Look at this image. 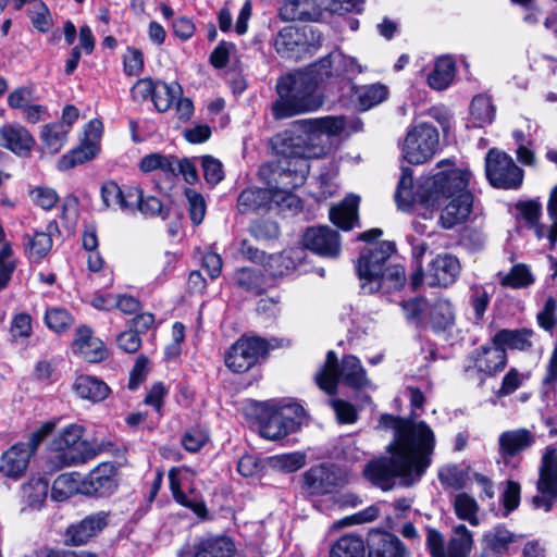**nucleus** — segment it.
<instances>
[{"mask_svg": "<svg viewBox=\"0 0 557 557\" xmlns=\"http://www.w3.org/2000/svg\"><path fill=\"white\" fill-rule=\"evenodd\" d=\"M35 143L33 135L21 124L12 123L0 127V146L18 157H27Z\"/></svg>", "mask_w": 557, "mask_h": 557, "instance_id": "f3484780", "label": "nucleus"}, {"mask_svg": "<svg viewBox=\"0 0 557 557\" xmlns=\"http://www.w3.org/2000/svg\"><path fill=\"white\" fill-rule=\"evenodd\" d=\"M107 513L100 511L70 525L65 533V543L74 546L87 543L107 525Z\"/></svg>", "mask_w": 557, "mask_h": 557, "instance_id": "6ab92c4d", "label": "nucleus"}, {"mask_svg": "<svg viewBox=\"0 0 557 557\" xmlns=\"http://www.w3.org/2000/svg\"><path fill=\"white\" fill-rule=\"evenodd\" d=\"M101 199L107 208H119L123 211H133L132 198L128 197V188L123 191L113 181L104 182L100 189Z\"/></svg>", "mask_w": 557, "mask_h": 557, "instance_id": "e433bc0d", "label": "nucleus"}, {"mask_svg": "<svg viewBox=\"0 0 557 557\" xmlns=\"http://www.w3.org/2000/svg\"><path fill=\"white\" fill-rule=\"evenodd\" d=\"M395 251V244L385 240L361 253L358 259L357 271L361 282L360 287L364 294L380 292L377 277L391 264L388 261Z\"/></svg>", "mask_w": 557, "mask_h": 557, "instance_id": "1a4fd4ad", "label": "nucleus"}, {"mask_svg": "<svg viewBox=\"0 0 557 557\" xmlns=\"http://www.w3.org/2000/svg\"><path fill=\"white\" fill-rule=\"evenodd\" d=\"M499 283L503 287L513 289L525 288L533 284L534 277L530 269L524 264H516L507 274L498 273Z\"/></svg>", "mask_w": 557, "mask_h": 557, "instance_id": "8fccbe9b", "label": "nucleus"}, {"mask_svg": "<svg viewBox=\"0 0 557 557\" xmlns=\"http://www.w3.org/2000/svg\"><path fill=\"white\" fill-rule=\"evenodd\" d=\"M304 250L300 248H292L280 253L270 255L264 262L265 270L272 276L286 275L296 269L302 259Z\"/></svg>", "mask_w": 557, "mask_h": 557, "instance_id": "c85d7f7f", "label": "nucleus"}, {"mask_svg": "<svg viewBox=\"0 0 557 557\" xmlns=\"http://www.w3.org/2000/svg\"><path fill=\"white\" fill-rule=\"evenodd\" d=\"M425 546L431 557H469L473 547V535L465 524L453 528L446 541L444 534L435 528H425Z\"/></svg>", "mask_w": 557, "mask_h": 557, "instance_id": "0eeeda50", "label": "nucleus"}, {"mask_svg": "<svg viewBox=\"0 0 557 557\" xmlns=\"http://www.w3.org/2000/svg\"><path fill=\"white\" fill-rule=\"evenodd\" d=\"M490 304V295L483 286L474 285L471 287L470 305L474 311V321L479 323Z\"/></svg>", "mask_w": 557, "mask_h": 557, "instance_id": "680f3d73", "label": "nucleus"}, {"mask_svg": "<svg viewBox=\"0 0 557 557\" xmlns=\"http://www.w3.org/2000/svg\"><path fill=\"white\" fill-rule=\"evenodd\" d=\"M181 470L172 468L169 471L170 488L174 499L182 506L191 509L197 516L203 517L206 515V506L203 502L194 492L190 495L183 493Z\"/></svg>", "mask_w": 557, "mask_h": 557, "instance_id": "2f4dec72", "label": "nucleus"}, {"mask_svg": "<svg viewBox=\"0 0 557 557\" xmlns=\"http://www.w3.org/2000/svg\"><path fill=\"white\" fill-rule=\"evenodd\" d=\"M69 128L62 123H52L42 126L40 137L45 148L50 153H58L64 146Z\"/></svg>", "mask_w": 557, "mask_h": 557, "instance_id": "c03bdc74", "label": "nucleus"}, {"mask_svg": "<svg viewBox=\"0 0 557 557\" xmlns=\"http://www.w3.org/2000/svg\"><path fill=\"white\" fill-rule=\"evenodd\" d=\"M522 539L521 535L508 530L505 525H496L486 531L483 535L482 543L484 550L494 556L502 557L507 553L510 546Z\"/></svg>", "mask_w": 557, "mask_h": 557, "instance_id": "a878e982", "label": "nucleus"}, {"mask_svg": "<svg viewBox=\"0 0 557 557\" xmlns=\"http://www.w3.org/2000/svg\"><path fill=\"white\" fill-rule=\"evenodd\" d=\"M430 323L435 333L450 330L455 324V312L450 301L437 299L430 308Z\"/></svg>", "mask_w": 557, "mask_h": 557, "instance_id": "c9c22d12", "label": "nucleus"}, {"mask_svg": "<svg viewBox=\"0 0 557 557\" xmlns=\"http://www.w3.org/2000/svg\"><path fill=\"white\" fill-rule=\"evenodd\" d=\"M528 379L529 375L527 373H522L516 368H511L503 377L497 395L507 396L515 393Z\"/></svg>", "mask_w": 557, "mask_h": 557, "instance_id": "e2e57ef3", "label": "nucleus"}, {"mask_svg": "<svg viewBox=\"0 0 557 557\" xmlns=\"http://www.w3.org/2000/svg\"><path fill=\"white\" fill-rule=\"evenodd\" d=\"M72 348L76 355L88 362L101 361L107 355L102 341L94 337L90 327L86 325H82L76 330Z\"/></svg>", "mask_w": 557, "mask_h": 557, "instance_id": "4be33fe9", "label": "nucleus"}, {"mask_svg": "<svg viewBox=\"0 0 557 557\" xmlns=\"http://www.w3.org/2000/svg\"><path fill=\"white\" fill-rule=\"evenodd\" d=\"M33 202L44 210L52 209L59 202L57 191L47 186H38L30 190Z\"/></svg>", "mask_w": 557, "mask_h": 557, "instance_id": "0e129e2a", "label": "nucleus"}, {"mask_svg": "<svg viewBox=\"0 0 557 557\" xmlns=\"http://www.w3.org/2000/svg\"><path fill=\"white\" fill-rule=\"evenodd\" d=\"M460 273V263L451 255H438L429 265L426 277L431 286H448Z\"/></svg>", "mask_w": 557, "mask_h": 557, "instance_id": "aec40b11", "label": "nucleus"}, {"mask_svg": "<svg viewBox=\"0 0 557 557\" xmlns=\"http://www.w3.org/2000/svg\"><path fill=\"white\" fill-rule=\"evenodd\" d=\"M181 95L182 88L177 83L168 84L164 82H157L152 101L159 112H165Z\"/></svg>", "mask_w": 557, "mask_h": 557, "instance_id": "de8ad7c7", "label": "nucleus"}, {"mask_svg": "<svg viewBox=\"0 0 557 557\" xmlns=\"http://www.w3.org/2000/svg\"><path fill=\"white\" fill-rule=\"evenodd\" d=\"M116 469L111 462H102L83 480V494L89 496H109L117 487Z\"/></svg>", "mask_w": 557, "mask_h": 557, "instance_id": "dca6fc26", "label": "nucleus"}, {"mask_svg": "<svg viewBox=\"0 0 557 557\" xmlns=\"http://www.w3.org/2000/svg\"><path fill=\"white\" fill-rule=\"evenodd\" d=\"M539 479L542 491L552 492L557 487V453L555 449H547L544 454Z\"/></svg>", "mask_w": 557, "mask_h": 557, "instance_id": "49530a36", "label": "nucleus"}, {"mask_svg": "<svg viewBox=\"0 0 557 557\" xmlns=\"http://www.w3.org/2000/svg\"><path fill=\"white\" fill-rule=\"evenodd\" d=\"M128 197L132 202L137 203L138 210L146 216H161L168 218L169 211L163 207L160 199L153 196L144 197L143 191L138 187L128 188Z\"/></svg>", "mask_w": 557, "mask_h": 557, "instance_id": "ea45409f", "label": "nucleus"}, {"mask_svg": "<svg viewBox=\"0 0 557 557\" xmlns=\"http://www.w3.org/2000/svg\"><path fill=\"white\" fill-rule=\"evenodd\" d=\"M84 429L78 424H70L64 428L53 440L52 447L59 451V460L62 466H75L95 458L101 447H94L83 440Z\"/></svg>", "mask_w": 557, "mask_h": 557, "instance_id": "6e6552de", "label": "nucleus"}, {"mask_svg": "<svg viewBox=\"0 0 557 557\" xmlns=\"http://www.w3.org/2000/svg\"><path fill=\"white\" fill-rule=\"evenodd\" d=\"M57 221H50L45 231H36L33 235H24L25 251L30 260H41L52 248L53 236L59 235Z\"/></svg>", "mask_w": 557, "mask_h": 557, "instance_id": "5701e85b", "label": "nucleus"}, {"mask_svg": "<svg viewBox=\"0 0 557 557\" xmlns=\"http://www.w3.org/2000/svg\"><path fill=\"white\" fill-rule=\"evenodd\" d=\"M335 72L337 71L338 77L349 74H359L362 72L361 65L358 64L355 58L345 55L341 51H332Z\"/></svg>", "mask_w": 557, "mask_h": 557, "instance_id": "69168bd1", "label": "nucleus"}, {"mask_svg": "<svg viewBox=\"0 0 557 557\" xmlns=\"http://www.w3.org/2000/svg\"><path fill=\"white\" fill-rule=\"evenodd\" d=\"M407 550L401 541L392 535L385 534L376 546L372 547L369 557H406Z\"/></svg>", "mask_w": 557, "mask_h": 557, "instance_id": "3c124183", "label": "nucleus"}, {"mask_svg": "<svg viewBox=\"0 0 557 557\" xmlns=\"http://www.w3.org/2000/svg\"><path fill=\"white\" fill-rule=\"evenodd\" d=\"M15 269L16 261L12 247L9 243H4L0 248V290L8 286Z\"/></svg>", "mask_w": 557, "mask_h": 557, "instance_id": "4d7b16f0", "label": "nucleus"}, {"mask_svg": "<svg viewBox=\"0 0 557 557\" xmlns=\"http://www.w3.org/2000/svg\"><path fill=\"white\" fill-rule=\"evenodd\" d=\"M234 281L237 286L255 295H260L264 289L263 274L252 268H242L236 270Z\"/></svg>", "mask_w": 557, "mask_h": 557, "instance_id": "09e8293b", "label": "nucleus"}, {"mask_svg": "<svg viewBox=\"0 0 557 557\" xmlns=\"http://www.w3.org/2000/svg\"><path fill=\"white\" fill-rule=\"evenodd\" d=\"M275 205L273 190L265 188H247L243 190L237 200L238 210L242 213L265 212Z\"/></svg>", "mask_w": 557, "mask_h": 557, "instance_id": "b1692460", "label": "nucleus"}, {"mask_svg": "<svg viewBox=\"0 0 557 557\" xmlns=\"http://www.w3.org/2000/svg\"><path fill=\"white\" fill-rule=\"evenodd\" d=\"M234 541L226 535L202 537L193 546V557H233Z\"/></svg>", "mask_w": 557, "mask_h": 557, "instance_id": "393cba45", "label": "nucleus"}, {"mask_svg": "<svg viewBox=\"0 0 557 557\" xmlns=\"http://www.w3.org/2000/svg\"><path fill=\"white\" fill-rule=\"evenodd\" d=\"M263 414L260 422V434L267 440H280L292 433V420L286 418L287 422L277 413L275 408H267L262 405Z\"/></svg>", "mask_w": 557, "mask_h": 557, "instance_id": "c756f323", "label": "nucleus"}, {"mask_svg": "<svg viewBox=\"0 0 557 557\" xmlns=\"http://www.w3.org/2000/svg\"><path fill=\"white\" fill-rule=\"evenodd\" d=\"M330 405L339 423L351 424L358 420V411L352 404L343 399H332Z\"/></svg>", "mask_w": 557, "mask_h": 557, "instance_id": "774afa93", "label": "nucleus"}, {"mask_svg": "<svg viewBox=\"0 0 557 557\" xmlns=\"http://www.w3.org/2000/svg\"><path fill=\"white\" fill-rule=\"evenodd\" d=\"M330 557H364L363 541L359 535L346 534L331 548Z\"/></svg>", "mask_w": 557, "mask_h": 557, "instance_id": "a18cd8bd", "label": "nucleus"}, {"mask_svg": "<svg viewBox=\"0 0 557 557\" xmlns=\"http://www.w3.org/2000/svg\"><path fill=\"white\" fill-rule=\"evenodd\" d=\"M203 176L208 184L216 185L224 178V171L221 161L211 157L205 156L201 161Z\"/></svg>", "mask_w": 557, "mask_h": 557, "instance_id": "338daca9", "label": "nucleus"}, {"mask_svg": "<svg viewBox=\"0 0 557 557\" xmlns=\"http://www.w3.org/2000/svg\"><path fill=\"white\" fill-rule=\"evenodd\" d=\"M534 441V434L528 429L505 431L498 437L499 453L503 457H515L528 449Z\"/></svg>", "mask_w": 557, "mask_h": 557, "instance_id": "cd10ccee", "label": "nucleus"}, {"mask_svg": "<svg viewBox=\"0 0 557 557\" xmlns=\"http://www.w3.org/2000/svg\"><path fill=\"white\" fill-rule=\"evenodd\" d=\"M380 425L394 431V440L386 447L388 456L372 460L363 468V475L373 485L389 491L399 479L403 486L419 482L431 465L435 435L424 421H414L392 414H382Z\"/></svg>", "mask_w": 557, "mask_h": 557, "instance_id": "f257e3e1", "label": "nucleus"}, {"mask_svg": "<svg viewBox=\"0 0 557 557\" xmlns=\"http://www.w3.org/2000/svg\"><path fill=\"white\" fill-rule=\"evenodd\" d=\"M275 90L277 99L271 104L275 120L314 112L323 104L314 82L301 70L280 77Z\"/></svg>", "mask_w": 557, "mask_h": 557, "instance_id": "20e7f679", "label": "nucleus"}, {"mask_svg": "<svg viewBox=\"0 0 557 557\" xmlns=\"http://www.w3.org/2000/svg\"><path fill=\"white\" fill-rule=\"evenodd\" d=\"M302 243L307 249L322 257L336 258L341 253L339 234L329 226L309 227Z\"/></svg>", "mask_w": 557, "mask_h": 557, "instance_id": "2eb2a0df", "label": "nucleus"}, {"mask_svg": "<svg viewBox=\"0 0 557 557\" xmlns=\"http://www.w3.org/2000/svg\"><path fill=\"white\" fill-rule=\"evenodd\" d=\"M355 95L357 97L359 108L367 111L383 102L388 96V90L385 85L372 84L357 87Z\"/></svg>", "mask_w": 557, "mask_h": 557, "instance_id": "37998d69", "label": "nucleus"}, {"mask_svg": "<svg viewBox=\"0 0 557 557\" xmlns=\"http://www.w3.org/2000/svg\"><path fill=\"white\" fill-rule=\"evenodd\" d=\"M470 119L475 127L491 124L495 119V107L486 95L475 96L470 104Z\"/></svg>", "mask_w": 557, "mask_h": 557, "instance_id": "58836bf2", "label": "nucleus"}, {"mask_svg": "<svg viewBox=\"0 0 557 557\" xmlns=\"http://www.w3.org/2000/svg\"><path fill=\"white\" fill-rule=\"evenodd\" d=\"M308 32L312 41L308 40L306 30L295 26H285L273 37L272 46L276 53L284 59L302 60L311 55L322 44L320 33L315 34L313 28H309Z\"/></svg>", "mask_w": 557, "mask_h": 557, "instance_id": "9d476101", "label": "nucleus"}, {"mask_svg": "<svg viewBox=\"0 0 557 557\" xmlns=\"http://www.w3.org/2000/svg\"><path fill=\"white\" fill-rule=\"evenodd\" d=\"M380 290L389 293L400 289L406 283V272L400 264H389L384 272L377 277Z\"/></svg>", "mask_w": 557, "mask_h": 557, "instance_id": "6e6d98bb", "label": "nucleus"}, {"mask_svg": "<svg viewBox=\"0 0 557 557\" xmlns=\"http://www.w3.org/2000/svg\"><path fill=\"white\" fill-rule=\"evenodd\" d=\"M267 408H275L277 413L287 422L286 418L292 420V431L294 432L301 423L305 417V409L297 403L270 400L263 404Z\"/></svg>", "mask_w": 557, "mask_h": 557, "instance_id": "603ef678", "label": "nucleus"}, {"mask_svg": "<svg viewBox=\"0 0 557 557\" xmlns=\"http://www.w3.org/2000/svg\"><path fill=\"white\" fill-rule=\"evenodd\" d=\"M339 379L346 385L357 389L371 386L366 370L357 357L345 356L338 364L336 354L330 350L323 368L315 374L317 384L322 391L332 395L336 393Z\"/></svg>", "mask_w": 557, "mask_h": 557, "instance_id": "39448f33", "label": "nucleus"}, {"mask_svg": "<svg viewBox=\"0 0 557 557\" xmlns=\"http://www.w3.org/2000/svg\"><path fill=\"white\" fill-rule=\"evenodd\" d=\"M49 490V483L44 478H32L22 486L23 495L33 508H39L45 502Z\"/></svg>", "mask_w": 557, "mask_h": 557, "instance_id": "5fc2aeb1", "label": "nucleus"}, {"mask_svg": "<svg viewBox=\"0 0 557 557\" xmlns=\"http://www.w3.org/2000/svg\"><path fill=\"white\" fill-rule=\"evenodd\" d=\"M301 71L309 74V77L314 82L317 87L320 84L339 78L337 71L335 72L332 52Z\"/></svg>", "mask_w": 557, "mask_h": 557, "instance_id": "79ce46f5", "label": "nucleus"}, {"mask_svg": "<svg viewBox=\"0 0 557 557\" xmlns=\"http://www.w3.org/2000/svg\"><path fill=\"white\" fill-rule=\"evenodd\" d=\"M33 333L32 318L28 313L21 312L13 317L10 326V336L13 342L25 341Z\"/></svg>", "mask_w": 557, "mask_h": 557, "instance_id": "bf43d9fd", "label": "nucleus"}, {"mask_svg": "<svg viewBox=\"0 0 557 557\" xmlns=\"http://www.w3.org/2000/svg\"><path fill=\"white\" fill-rule=\"evenodd\" d=\"M293 126L301 132L297 137H301L306 145H315L325 148L322 143V137L337 136L346 127L345 119L343 116H324L318 119H302L293 123ZM326 149H324V154Z\"/></svg>", "mask_w": 557, "mask_h": 557, "instance_id": "ddd939ff", "label": "nucleus"}, {"mask_svg": "<svg viewBox=\"0 0 557 557\" xmlns=\"http://www.w3.org/2000/svg\"><path fill=\"white\" fill-rule=\"evenodd\" d=\"M346 475L335 467L317 466L304 473V490L310 495H324L343 487Z\"/></svg>", "mask_w": 557, "mask_h": 557, "instance_id": "4468645a", "label": "nucleus"}, {"mask_svg": "<svg viewBox=\"0 0 557 557\" xmlns=\"http://www.w3.org/2000/svg\"><path fill=\"white\" fill-rule=\"evenodd\" d=\"M533 337L534 331L531 329H503L492 337V344L500 346L504 351L510 349L527 352L533 347Z\"/></svg>", "mask_w": 557, "mask_h": 557, "instance_id": "bb28decb", "label": "nucleus"}, {"mask_svg": "<svg viewBox=\"0 0 557 557\" xmlns=\"http://www.w3.org/2000/svg\"><path fill=\"white\" fill-rule=\"evenodd\" d=\"M32 456V449L24 443L13 445L0 457V473L12 480L20 479L24 475Z\"/></svg>", "mask_w": 557, "mask_h": 557, "instance_id": "412c9836", "label": "nucleus"}, {"mask_svg": "<svg viewBox=\"0 0 557 557\" xmlns=\"http://www.w3.org/2000/svg\"><path fill=\"white\" fill-rule=\"evenodd\" d=\"M440 172L424 178L413 190L412 171L404 168L395 200L404 211L414 210L423 219H431L444 199H449L442 210L440 223L449 230L466 222L471 213L473 197L467 189L470 172L455 169L449 159L437 163Z\"/></svg>", "mask_w": 557, "mask_h": 557, "instance_id": "f03ea898", "label": "nucleus"}, {"mask_svg": "<svg viewBox=\"0 0 557 557\" xmlns=\"http://www.w3.org/2000/svg\"><path fill=\"white\" fill-rule=\"evenodd\" d=\"M454 508L459 519L468 521L471 525H479V505L472 496L466 493L456 495L454 499Z\"/></svg>", "mask_w": 557, "mask_h": 557, "instance_id": "864d4df0", "label": "nucleus"}, {"mask_svg": "<svg viewBox=\"0 0 557 557\" xmlns=\"http://www.w3.org/2000/svg\"><path fill=\"white\" fill-rule=\"evenodd\" d=\"M78 493L83 494V480L79 473H62L53 481L51 487L53 500L63 502Z\"/></svg>", "mask_w": 557, "mask_h": 557, "instance_id": "72a5a7b5", "label": "nucleus"}, {"mask_svg": "<svg viewBox=\"0 0 557 557\" xmlns=\"http://www.w3.org/2000/svg\"><path fill=\"white\" fill-rule=\"evenodd\" d=\"M98 153V146L96 143L86 140L81 146L71 150L69 153L63 154L58 162V168L61 171L73 169L79 164L90 161Z\"/></svg>", "mask_w": 557, "mask_h": 557, "instance_id": "4c0bfd02", "label": "nucleus"}, {"mask_svg": "<svg viewBox=\"0 0 557 557\" xmlns=\"http://www.w3.org/2000/svg\"><path fill=\"white\" fill-rule=\"evenodd\" d=\"M46 325L54 332H63L73 323V317L63 308H50L45 314Z\"/></svg>", "mask_w": 557, "mask_h": 557, "instance_id": "13d9d810", "label": "nucleus"}, {"mask_svg": "<svg viewBox=\"0 0 557 557\" xmlns=\"http://www.w3.org/2000/svg\"><path fill=\"white\" fill-rule=\"evenodd\" d=\"M281 346L276 338L265 341L261 337H240L225 354V366L235 373H244L255 367L269 350Z\"/></svg>", "mask_w": 557, "mask_h": 557, "instance_id": "423d86ee", "label": "nucleus"}, {"mask_svg": "<svg viewBox=\"0 0 557 557\" xmlns=\"http://www.w3.org/2000/svg\"><path fill=\"white\" fill-rule=\"evenodd\" d=\"M324 156V148L306 145L301 137L285 139L281 157L263 164L259 176L273 190L275 206L292 209L299 203L293 190L302 186L309 173V159Z\"/></svg>", "mask_w": 557, "mask_h": 557, "instance_id": "7ed1b4c3", "label": "nucleus"}, {"mask_svg": "<svg viewBox=\"0 0 557 557\" xmlns=\"http://www.w3.org/2000/svg\"><path fill=\"white\" fill-rule=\"evenodd\" d=\"M73 389L81 398L94 403L104 400L110 393V387L103 381L89 375L78 376L74 382Z\"/></svg>", "mask_w": 557, "mask_h": 557, "instance_id": "473e14b6", "label": "nucleus"}, {"mask_svg": "<svg viewBox=\"0 0 557 557\" xmlns=\"http://www.w3.org/2000/svg\"><path fill=\"white\" fill-rule=\"evenodd\" d=\"M311 0H284L278 9V16L282 21L310 22L314 14L309 11Z\"/></svg>", "mask_w": 557, "mask_h": 557, "instance_id": "a19ab883", "label": "nucleus"}, {"mask_svg": "<svg viewBox=\"0 0 557 557\" xmlns=\"http://www.w3.org/2000/svg\"><path fill=\"white\" fill-rule=\"evenodd\" d=\"M358 196H348L330 210V220L343 231H349L358 221Z\"/></svg>", "mask_w": 557, "mask_h": 557, "instance_id": "7c9ffc66", "label": "nucleus"}, {"mask_svg": "<svg viewBox=\"0 0 557 557\" xmlns=\"http://www.w3.org/2000/svg\"><path fill=\"white\" fill-rule=\"evenodd\" d=\"M455 76V62L449 57H441L435 61L433 70L428 75V84L435 90L446 89Z\"/></svg>", "mask_w": 557, "mask_h": 557, "instance_id": "f704fd0d", "label": "nucleus"}, {"mask_svg": "<svg viewBox=\"0 0 557 557\" xmlns=\"http://www.w3.org/2000/svg\"><path fill=\"white\" fill-rule=\"evenodd\" d=\"M485 173L492 186L503 189H517L523 182V171L513 159L495 148L485 157Z\"/></svg>", "mask_w": 557, "mask_h": 557, "instance_id": "f8f14e48", "label": "nucleus"}, {"mask_svg": "<svg viewBox=\"0 0 557 557\" xmlns=\"http://www.w3.org/2000/svg\"><path fill=\"white\" fill-rule=\"evenodd\" d=\"M185 196L188 202L190 220L195 225H199L203 221L207 211L205 198L191 188L185 190Z\"/></svg>", "mask_w": 557, "mask_h": 557, "instance_id": "052dcab7", "label": "nucleus"}, {"mask_svg": "<svg viewBox=\"0 0 557 557\" xmlns=\"http://www.w3.org/2000/svg\"><path fill=\"white\" fill-rule=\"evenodd\" d=\"M473 368L485 375L493 376L503 371L507 364V352L500 346H481L471 356Z\"/></svg>", "mask_w": 557, "mask_h": 557, "instance_id": "a211bd4d", "label": "nucleus"}, {"mask_svg": "<svg viewBox=\"0 0 557 557\" xmlns=\"http://www.w3.org/2000/svg\"><path fill=\"white\" fill-rule=\"evenodd\" d=\"M438 147L437 129L428 123H420L407 133L401 151L410 164H422L434 157Z\"/></svg>", "mask_w": 557, "mask_h": 557, "instance_id": "9b49d317", "label": "nucleus"}]
</instances>
